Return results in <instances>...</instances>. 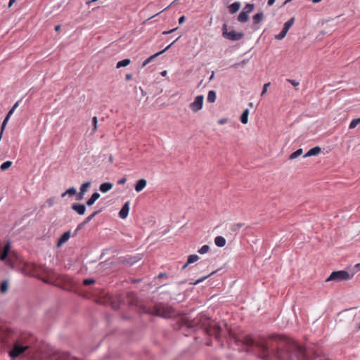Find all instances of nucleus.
I'll return each mask as SVG.
<instances>
[{
	"label": "nucleus",
	"mask_w": 360,
	"mask_h": 360,
	"mask_svg": "<svg viewBox=\"0 0 360 360\" xmlns=\"http://www.w3.org/2000/svg\"><path fill=\"white\" fill-rule=\"evenodd\" d=\"M229 344L239 352H250L257 347L264 355L271 354L281 360H302L305 355L304 347L285 336L272 335L257 342L250 335L239 338L231 333Z\"/></svg>",
	"instance_id": "f257e3e1"
},
{
	"label": "nucleus",
	"mask_w": 360,
	"mask_h": 360,
	"mask_svg": "<svg viewBox=\"0 0 360 360\" xmlns=\"http://www.w3.org/2000/svg\"><path fill=\"white\" fill-rule=\"evenodd\" d=\"M36 341V338L29 332L0 327V343L10 349L8 354L13 359L26 352L31 355V349Z\"/></svg>",
	"instance_id": "f03ea898"
},
{
	"label": "nucleus",
	"mask_w": 360,
	"mask_h": 360,
	"mask_svg": "<svg viewBox=\"0 0 360 360\" xmlns=\"http://www.w3.org/2000/svg\"><path fill=\"white\" fill-rule=\"evenodd\" d=\"M142 313L167 319L174 314L173 308L163 303H157L153 306H143L141 309Z\"/></svg>",
	"instance_id": "7ed1b4c3"
},
{
	"label": "nucleus",
	"mask_w": 360,
	"mask_h": 360,
	"mask_svg": "<svg viewBox=\"0 0 360 360\" xmlns=\"http://www.w3.org/2000/svg\"><path fill=\"white\" fill-rule=\"evenodd\" d=\"M354 273L351 271L339 270L333 271L325 282L334 281L336 283L349 281L354 277Z\"/></svg>",
	"instance_id": "20e7f679"
},
{
	"label": "nucleus",
	"mask_w": 360,
	"mask_h": 360,
	"mask_svg": "<svg viewBox=\"0 0 360 360\" xmlns=\"http://www.w3.org/2000/svg\"><path fill=\"white\" fill-rule=\"evenodd\" d=\"M222 36L225 39L231 41H238L241 39L243 36V32H237L235 30L228 31V25L225 23L222 26Z\"/></svg>",
	"instance_id": "39448f33"
},
{
	"label": "nucleus",
	"mask_w": 360,
	"mask_h": 360,
	"mask_svg": "<svg viewBox=\"0 0 360 360\" xmlns=\"http://www.w3.org/2000/svg\"><path fill=\"white\" fill-rule=\"evenodd\" d=\"M205 330L209 335L214 336L217 340H219L221 328L219 324L210 323L205 328Z\"/></svg>",
	"instance_id": "423d86ee"
},
{
	"label": "nucleus",
	"mask_w": 360,
	"mask_h": 360,
	"mask_svg": "<svg viewBox=\"0 0 360 360\" xmlns=\"http://www.w3.org/2000/svg\"><path fill=\"white\" fill-rule=\"evenodd\" d=\"M204 97L202 95L197 96L193 103L190 104L191 109L196 112L202 108Z\"/></svg>",
	"instance_id": "0eeeda50"
},
{
	"label": "nucleus",
	"mask_w": 360,
	"mask_h": 360,
	"mask_svg": "<svg viewBox=\"0 0 360 360\" xmlns=\"http://www.w3.org/2000/svg\"><path fill=\"white\" fill-rule=\"evenodd\" d=\"M181 37V35H180L179 37H177L173 42H172L169 45H168L165 49H163L162 51H159L153 55H152L151 56H150L149 58H148L146 60H144V62L142 64V67H145L146 65H148L149 63H150L154 58H155L157 56L161 55L162 53H163L164 52H165L166 51H167L180 37Z\"/></svg>",
	"instance_id": "6e6552de"
},
{
	"label": "nucleus",
	"mask_w": 360,
	"mask_h": 360,
	"mask_svg": "<svg viewBox=\"0 0 360 360\" xmlns=\"http://www.w3.org/2000/svg\"><path fill=\"white\" fill-rule=\"evenodd\" d=\"M86 205L84 204L75 202L72 204L71 208L79 215H84L86 210Z\"/></svg>",
	"instance_id": "1a4fd4ad"
},
{
	"label": "nucleus",
	"mask_w": 360,
	"mask_h": 360,
	"mask_svg": "<svg viewBox=\"0 0 360 360\" xmlns=\"http://www.w3.org/2000/svg\"><path fill=\"white\" fill-rule=\"evenodd\" d=\"M137 261H138V259H136L135 257H129V258L119 257L117 259V264L132 265Z\"/></svg>",
	"instance_id": "9d476101"
},
{
	"label": "nucleus",
	"mask_w": 360,
	"mask_h": 360,
	"mask_svg": "<svg viewBox=\"0 0 360 360\" xmlns=\"http://www.w3.org/2000/svg\"><path fill=\"white\" fill-rule=\"evenodd\" d=\"M70 230L64 232L57 241V247H60L62 245L66 243L70 237Z\"/></svg>",
	"instance_id": "9b49d317"
},
{
	"label": "nucleus",
	"mask_w": 360,
	"mask_h": 360,
	"mask_svg": "<svg viewBox=\"0 0 360 360\" xmlns=\"http://www.w3.org/2000/svg\"><path fill=\"white\" fill-rule=\"evenodd\" d=\"M129 211V201H127L119 212V217L121 219H125L128 216Z\"/></svg>",
	"instance_id": "f8f14e48"
},
{
	"label": "nucleus",
	"mask_w": 360,
	"mask_h": 360,
	"mask_svg": "<svg viewBox=\"0 0 360 360\" xmlns=\"http://www.w3.org/2000/svg\"><path fill=\"white\" fill-rule=\"evenodd\" d=\"M56 360H82L79 358H76L72 355H70L68 352H60L58 353L56 356Z\"/></svg>",
	"instance_id": "ddd939ff"
},
{
	"label": "nucleus",
	"mask_w": 360,
	"mask_h": 360,
	"mask_svg": "<svg viewBox=\"0 0 360 360\" xmlns=\"http://www.w3.org/2000/svg\"><path fill=\"white\" fill-rule=\"evenodd\" d=\"M147 184V181L145 179H139L135 185H134V189L136 192H141Z\"/></svg>",
	"instance_id": "4468645a"
},
{
	"label": "nucleus",
	"mask_w": 360,
	"mask_h": 360,
	"mask_svg": "<svg viewBox=\"0 0 360 360\" xmlns=\"http://www.w3.org/2000/svg\"><path fill=\"white\" fill-rule=\"evenodd\" d=\"M263 19H264V13L262 11L256 13L252 17V20H253L252 28L254 30H257V27H256V25L259 23Z\"/></svg>",
	"instance_id": "2eb2a0df"
},
{
	"label": "nucleus",
	"mask_w": 360,
	"mask_h": 360,
	"mask_svg": "<svg viewBox=\"0 0 360 360\" xmlns=\"http://www.w3.org/2000/svg\"><path fill=\"white\" fill-rule=\"evenodd\" d=\"M321 151V148L319 146H315L309 149L307 153L304 155V158L314 156L319 154Z\"/></svg>",
	"instance_id": "dca6fc26"
},
{
	"label": "nucleus",
	"mask_w": 360,
	"mask_h": 360,
	"mask_svg": "<svg viewBox=\"0 0 360 360\" xmlns=\"http://www.w3.org/2000/svg\"><path fill=\"white\" fill-rule=\"evenodd\" d=\"M100 198V194L98 192H94L91 196L86 200V206H92L95 202Z\"/></svg>",
	"instance_id": "f3484780"
},
{
	"label": "nucleus",
	"mask_w": 360,
	"mask_h": 360,
	"mask_svg": "<svg viewBox=\"0 0 360 360\" xmlns=\"http://www.w3.org/2000/svg\"><path fill=\"white\" fill-rule=\"evenodd\" d=\"M113 184L110 182H105L100 185L99 190L102 193H106L112 189Z\"/></svg>",
	"instance_id": "a211bd4d"
},
{
	"label": "nucleus",
	"mask_w": 360,
	"mask_h": 360,
	"mask_svg": "<svg viewBox=\"0 0 360 360\" xmlns=\"http://www.w3.org/2000/svg\"><path fill=\"white\" fill-rule=\"evenodd\" d=\"M240 8V3L236 1L229 6V12L231 14L236 13Z\"/></svg>",
	"instance_id": "6ab92c4d"
},
{
	"label": "nucleus",
	"mask_w": 360,
	"mask_h": 360,
	"mask_svg": "<svg viewBox=\"0 0 360 360\" xmlns=\"http://www.w3.org/2000/svg\"><path fill=\"white\" fill-rule=\"evenodd\" d=\"M214 243L217 246L222 248L226 245V239L222 236H217L214 238Z\"/></svg>",
	"instance_id": "aec40b11"
},
{
	"label": "nucleus",
	"mask_w": 360,
	"mask_h": 360,
	"mask_svg": "<svg viewBox=\"0 0 360 360\" xmlns=\"http://www.w3.org/2000/svg\"><path fill=\"white\" fill-rule=\"evenodd\" d=\"M249 20L248 13L242 11L238 16V20L240 22H245Z\"/></svg>",
	"instance_id": "412c9836"
},
{
	"label": "nucleus",
	"mask_w": 360,
	"mask_h": 360,
	"mask_svg": "<svg viewBox=\"0 0 360 360\" xmlns=\"http://www.w3.org/2000/svg\"><path fill=\"white\" fill-rule=\"evenodd\" d=\"M249 110L245 109L240 115V120L243 124H247L248 122Z\"/></svg>",
	"instance_id": "4be33fe9"
},
{
	"label": "nucleus",
	"mask_w": 360,
	"mask_h": 360,
	"mask_svg": "<svg viewBox=\"0 0 360 360\" xmlns=\"http://www.w3.org/2000/svg\"><path fill=\"white\" fill-rule=\"evenodd\" d=\"M14 110H14L13 108H11L9 110L8 112L7 113V115H6V117H5V119H4V120L3 121L2 124H1V125H2V128H3V129H5V127H6V124H7V123H8V120H9L10 117H11V115H12V114L13 113Z\"/></svg>",
	"instance_id": "5701e85b"
},
{
	"label": "nucleus",
	"mask_w": 360,
	"mask_h": 360,
	"mask_svg": "<svg viewBox=\"0 0 360 360\" xmlns=\"http://www.w3.org/2000/svg\"><path fill=\"white\" fill-rule=\"evenodd\" d=\"M14 110H14L13 108H11L9 110L8 112L7 113V115H6V117H5V119H4V120L3 121L2 124H1V125H2V128H3V129H5V127H6V124H7V123H8V120H9L10 117H11V115H12V114L13 113Z\"/></svg>",
	"instance_id": "b1692460"
},
{
	"label": "nucleus",
	"mask_w": 360,
	"mask_h": 360,
	"mask_svg": "<svg viewBox=\"0 0 360 360\" xmlns=\"http://www.w3.org/2000/svg\"><path fill=\"white\" fill-rule=\"evenodd\" d=\"M130 63H131V60L129 58L123 59V60L117 62V63L116 65V68H120L122 67H126V66L129 65L130 64Z\"/></svg>",
	"instance_id": "393cba45"
},
{
	"label": "nucleus",
	"mask_w": 360,
	"mask_h": 360,
	"mask_svg": "<svg viewBox=\"0 0 360 360\" xmlns=\"http://www.w3.org/2000/svg\"><path fill=\"white\" fill-rule=\"evenodd\" d=\"M216 272H217V271H214L211 272L210 274H208L207 276H203V277H202V278L195 281L194 282H191L190 284L191 285H197V284L202 282L203 281H205V279H207L210 276L214 275Z\"/></svg>",
	"instance_id": "a878e982"
},
{
	"label": "nucleus",
	"mask_w": 360,
	"mask_h": 360,
	"mask_svg": "<svg viewBox=\"0 0 360 360\" xmlns=\"http://www.w3.org/2000/svg\"><path fill=\"white\" fill-rule=\"evenodd\" d=\"M216 92L214 90H210L207 94V101L210 103H214L216 101Z\"/></svg>",
	"instance_id": "bb28decb"
},
{
	"label": "nucleus",
	"mask_w": 360,
	"mask_h": 360,
	"mask_svg": "<svg viewBox=\"0 0 360 360\" xmlns=\"http://www.w3.org/2000/svg\"><path fill=\"white\" fill-rule=\"evenodd\" d=\"M8 288V281L6 280L3 281L0 283V292L1 293H5V292H7Z\"/></svg>",
	"instance_id": "cd10ccee"
},
{
	"label": "nucleus",
	"mask_w": 360,
	"mask_h": 360,
	"mask_svg": "<svg viewBox=\"0 0 360 360\" xmlns=\"http://www.w3.org/2000/svg\"><path fill=\"white\" fill-rule=\"evenodd\" d=\"M102 212V209H99L93 212L89 216H88L84 221L88 224L90 221H91L97 214Z\"/></svg>",
	"instance_id": "c85d7f7f"
},
{
	"label": "nucleus",
	"mask_w": 360,
	"mask_h": 360,
	"mask_svg": "<svg viewBox=\"0 0 360 360\" xmlns=\"http://www.w3.org/2000/svg\"><path fill=\"white\" fill-rule=\"evenodd\" d=\"M200 257L197 255H191L188 257L187 259V264H193L195 262H197Z\"/></svg>",
	"instance_id": "c756f323"
},
{
	"label": "nucleus",
	"mask_w": 360,
	"mask_h": 360,
	"mask_svg": "<svg viewBox=\"0 0 360 360\" xmlns=\"http://www.w3.org/2000/svg\"><path fill=\"white\" fill-rule=\"evenodd\" d=\"M12 164L13 162L10 160L6 161L1 165L0 169L1 171H6L11 167Z\"/></svg>",
	"instance_id": "7c9ffc66"
},
{
	"label": "nucleus",
	"mask_w": 360,
	"mask_h": 360,
	"mask_svg": "<svg viewBox=\"0 0 360 360\" xmlns=\"http://www.w3.org/2000/svg\"><path fill=\"white\" fill-rule=\"evenodd\" d=\"M303 153V150L302 148L297 149L296 151L293 152L290 156V160H293L301 155Z\"/></svg>",
	"instance_id": "2f4dec72"
},
{
	"label": "nucleus",
	"mask_w": 360,
	"mask_h": 360,
	"mask_svg": "<svg viewBox=\"0 0 360 360\" xmlns=\"http://www.w3.org/2000/svg\"><path fill=\"white\" fill-rule=\"evenodd\" d=\"M122 300L120 297H117V300H114L111 302V305L113 309L117 310L120 308Z\"/></svg>",
	"instance_id": "473e14b6"
},
{
	"label": "nucleus",
	"mask_w": 360,
	"mask_h": 360,
	"mask_svg": "<svg viewBox=\"0 0 360 360\" xmlns=\"http://www.w3.org/2000/svg\"><path fill=\"white\" fill-rule=\"evenodd\" d=\"M91 184V181H86L83 183L79 188V191L85 193L87 191L88 188L90 187Z\"/></svg>",
	"instance_id": "72a5a7b5"
},
{
	"label": "nucleus",
	"mask_w": 360,
	"mask_h": 360,
	"mask_svg": "<svg viewBox=\"0 0 360 360\" xmlns=\"http://www.w3.org/2000/svg\"><path fill=\"white\" fill-rule=\"evenodd\" d=\"M255 5L253 4H247L243 8V11L249 13L254 10Z\"/></svg>",
	"instance_id": "f704fd0d"
},
{
	"label": "nucleus",
	"mask_w": 360,
	"mask_h": 360,
	"mask_svg": "<svg viewBox=\"0 0 360 360\" xmlns=\"http://www.w3.org/2000/svg\"><path fill=\"white\" fill-rule=\"evenodd\" d=\"M359 124H360V117L353 120L349 126L350 129H354Z\"/></svg>",
	"instance_id": "c9c22d12"
},
{
	"label": "nucleus",
	"mask_w": 360,
	"mask_h": 360,
	"mask_svg": "<svg viewBox=\"0 0 360 360\" xmlns=\"http://www.w3.org/2000/svg\"><path fill=\"white\" fill-rule=\"evenodd\" d=\"M210 250V247L207 245H202L198 250V253L203 255L207 253Z\"/></svg>",
	"instance_id": "e433bc0d"
},
{
	"label": "nucleus",
	"mask_w": 360,
	"mask_h": 360,
	"mask_svg": "<svg viewBox=\"0 0 360 360\" xmlns=\"http://www.w3.org/2000/svg\"><path fill=\"white\" fill-rule=\"evenodd\" d=\"M294 21H295V18L292 17V18H290L287 22H285L283 26L288 29H290L292 27V25H293Z\"/></svg>",
	"instance_id": "4c0bfd02"
},
{
	"label": "nucleus",
	"mask_w": 360,
	"mask_h": 360,
	"mask_svg": "<svg viewBox=\"0 0 360 360\" xmlns=\"http://www.w3.org/2000/svg\"><path fill=\"white\" fill-rule=\"evenodd\" d=\"M244 226V224L243 223H237V224H233L232 226H231V230L233 231H238L241 227H243Z\"/></svg>",
	"instance_id": "58836bf2"
},
{
	"label": "nucleus",
	"mask_w": 360,
	"mask_h": 360,
	"mask_svg": "<svg viewBox=\"0 0 360 360\" xmlns=\"http://www.w3.org/2000/svg\"><path fill=\"white\" fill-rule=\"evenodd\" d=\"M65 193H68V195L72 196L77 194V190L75 187H71L66 190Z\"/></svg>",
	"instance_id": "ea45409f"
},
{
	"label": "nucleus",
	"mask_w": 360,
	"mask_h": 360,
	"mask_svg": "<svg viewBox=\"0 0 360 360\" xmlns=\"http://www.w3.org/2000/svg\"><path fill=\"white\" fill-rule=\"evenodd\" d=\"M97 124H98L97 117L94 116L92 118L93 132H95L97 130V128H98Z\"/></svg>",
	"instance_id": "a19ab883"
},
{
	"label": "nucleus",
	"mask_w": 360,
	"mask_h": 360,
	"mask_svg": "<svg viewBox=\"0 0 360 360\" xmlns=\"http://www.w3.org/2000/svg\"><path fill=\"white\" fill-rule=\"evenodd\" d=\"M96 281L94 278H86L83 281V284L84 285H90L94 284Z\"/></svg>",
	"instance_id": "79ce46f5"
},
{
	"label": "nucleus",
	"mask_w": 360,
	"mask_h": 360,
	"mask_svg": "<svg viewBox=\"0 0 360 360\" xmlns=\"http://www.w3.org/2000/svg\"><path fill=\"white\" fill-rule=\"evenodd\" d=\"M8 256V253L6 251H3L0 254V260L1 261H5Z\"/></svg>",
	"instance_id": "37998d69"
},
{
	"label": "nucleus",
	"mask_w": 360,
	"mask_h": 360,
	"mask_svg": "<svg viewBox=\"0 0 360 360\" xmlns=\"http://www.w3.org/2000/svg\"><path fill=\"white\" fill-rule=\"evenodd\" d=\"M270 84H271L269 82V83H266V84H264L263 89H262V91L261 93V96H263L265 95V94L267 91V88L270 86Z\"/></svg>",
	"instance_id": "c03bdc74"
},
{
	"label": "nucleus",
	"mask_w": 360,
	"mask_h": 360,
	"mask_svg": "<svg viewBox=\"0 0 360 360\" xmlns=\"http://www.w3.org/2000/svg\"><path fill=\"white\" fill-rule=\"evenodd\" d=\"M247 61H248V60L244 59L240 63H236L233 64L231 67L238 68V66H243L245 64H246Z\"/></svg>",
	"instance_id": "a18cd8bd"
},
{
	"label": "nucleus",
	"mask_w": 360,
	"mask_h": 360,
	"mask_svg": "<svg viewBox=\"0 0 360 360\" xmlns=\"http://www.w3.org/2000/svg\"><path fill=\"white\" fill-rule=\"evenodd\" d=\"M247 61H248V60L244 59L240 63H236L233 64L231 67L238 68V66H243L245 64H246Z\"/></svg>",
	"instance_id": "49530a36"
},
{
	"label": "nucleus",
	"mask_w": 360,
	"mask_h": 360,
	"mask_svg": "<svg viewBox=\"0 0 360 360\" xmlns=\"http://www.w3.org/2000/svg\"><path fill=\"white\" fill-rule=\"evenodd\" d=\"M286 36V33L283 32V31L281 30V32L276 36V39L278 40L283 39Z\"/></svg>",
	"instance_id": "de8ad7c7"
},
{
	"label": "nucleus",
	"mask_w": 360,
	"mask_h": 360,
	"mask_svg": "<svg viewBox=\"0 0 360 360\" xmlns=\"http://www.w3.org/2000/svg\"><path fill=\"white\" fill-rule=\"evenodd\" d=\"M10 249H11V243L9 241H8L4 246L3 251H6L9 254Z\"/></svg>",
	"instance_id": "09e8293b"
},
{
	"label": "nucleus",
	"mask_w": 360,
	"mask_h": 360,
	"mask_svg": "<svg viewBox=\"0 0 360 360\" xmlns=\"http://www.w3.org/2000/svg\"><path fill=\"white\" fill-rule=\"evenodd\" d=\"M84 193H82L81 191H79L76 195V200H82L84 198Z\"/></svg>",
	"instance_id": "8fccbe9b"
},
{
	"label": "nucleus",
	"mask_w": 360,
	"mask_h": 360,
	"mask_svg": "<svg viewBox=\"0 0 360 360\" xmlns=\"http://www.w3.org/2000/svg\"><path fill=\"white\" fill-rule=\"evenodd\" d=\"M287 82H288L289 83H290L292 86H297L299 85V82L294 80V79H287Z\"/></svg>",
	"instance_id": "3c124183"
},
{
	"label": "nucleus",
	"mask_w": 360,
	"mask_h": 360,
	"mask_svg": "<svg viewBox=\"0 0 360 360\" xmlns=\"http://www.w3.org/2000/svg\"><path fill=\"white\" fill-rule=\"evenodd\" d=\"M86 224H87V223L84 220L82 222H81L80 224H78V226L77 227V230L82 229Z\"/></svg>",
	"instance_id": "603ef678"
},
{
	"label": "nucleus",
	"mask_w": 360,
	"mask_h": 360,
	"mask_svg": "<svg viewBox=\"0 0 360 360\" xmlns=\"http://www.w3.org/2000/svg\"><path fill=\"white\" fill-rule=\"evenodd\" d=\"M229 121V120L227 118H222V119H220L217 121L218 124H224L226 123H227Z\"/></svg>",
	"instance_id": "864d4df0"
},
{
	"label": "nucleus",
	"mask_w": 360,
	"mask_h": 360,
	"mask_svg": "<svg viewBox=\"0 0 360 360\" xmlns=\"http://www.w3.org/2000/svg\"><path fill=\"white\" fill-rule=\"evenodd\" d=\"M177 30V27L174 28V29H172V30H168V31H164V32H162V34H165V35H166V34H170V33L174 32L175 30Z\"/></svg>",
	"instance_id": "5fc2aeb1"
},
{
	"label": "nucleus",
	"mask_w": 360,
	"mask_h": 360,
	"mask_svg": "<svg viewBox=\"0 0 360 360\" xmlns=\"http://www.w3.org/2000/svg\"><path fill=\"white\" fill-rule=\"evenodd\" d=\"M126 181H127V178L123 177L117 181V184H124L126 183Z\"/></svg>",
	"instance_id": "6e6d98bb"
},
{
	"label": "nucleus",
	"mask_w": 360,
	"mask_h": 360,
	"mask_svg": "<svg viewBox=\"0 0 360 360\" xmlns=\"http://www.w3.org/2000/svg\"><path fill=\"white\" fill-rule=\"evenodd\" d=\"M185 20H186V17H185L184 15L181 16V17L179 18V23L180 25H181L182 23H184V22Z\"/></svg>",
	"instance_id": "4d7b16f0"
},
{
	"label": "nucleus",
	"mask_w": 360,
	"mask_h": 360,
	"mask_svg": "<svg viewBox=\"0 0 360 360\" xmlns=\"http://www.w3.org/2000/svg\"><path fill=\"white\" fill-rule=\"evenodd\" d=\"M131 78H132V75L131 74H127L125 76V79L127 81H129Z\"/></svg>",
	"instance_id": "13d9d810"
},
{
	"label": "nucleus",
	"mask_w": 360,
	"mask_h": 360,
	"mask_svg": "<svg viewBox=\"0 0 360 360\" xmlns=\"http://www.w3.org/2000/svg\"><path fill=\"white\" fill-rule=\"evenodd\" d=\"M276 0H269L267 2L268 6H272Z\"/></svg>",
	"instance_id": "bf43d9fd"
},
{
	"label": "nucleus",
	"mask_w": 360,
	"mask_h": 360,
	"mask_svg": "<svg viewBox=\"0 0 360 360\" xmlns=\"http://www.w3.org/2000/svg\"><path fill=\"white\" fill-rule=\"evenodd\" d=\"M15 2V0H9L8 7H11V6Z\"/></svg>",
	"instance_id": "052dcab7"
},
{
	"label": "nucleus",
	"mask_w": 360,
	"mask_h": 360,
	"mask_svg": "<svg viewBox=\"0 0 360 360\" xmlns=\"http://www.w3.org/2000/svg\"><path fill=\"white\" fill-rule=\"evenodd\" d=\"M19 102H20L19 101H17V102L13 105V106L12 107L14 110H15V108L18 106V105H19Z\"/></svg>",
	"instance_id": "680f3d73"
},
{
	"label": "nucleus",
	"mask_w": 360,
	"mask_h": 360,
	"mask_svg": "<svg viewBox=\"0 0 360 360\" xmlns=\"http://www.w3.org/2000/svg\"><path fill=\"white\" fill-rule=\"evenodd\" d=\"M289 29L286 28L285 27L283 26V29H282V31H283V32L286 33L288 32Z\"/></svg>",
	"instance_id": "e2e57ef3"
},
{
	"label": "nucleus",
	"mask_w": 360,
	"mask_h": 360,
	"mask_svg": "<svg viewBox=\"0 0 360 360\" xmlns=\"http://www.w3.org/2000/svg\"><path fill=\"white\" fill-rule=\"evenodd\" d=\"M60 25H56V26L55 27V30H56V32L59 31V30H60Z\"/></svg>",
	"instance_id": "0e129e2a"
},
{
	"label": "nucleus",
	"mask_w": 360,
	"mask_h": 360,
	"mask_svg": "<svg viewBox=\"0 0 360 360\" xmlns=\"http://www.w3.org/2000/svg\"><path fill=\"white\" fill-rule=\"evenodd\" d=\"M166 275L165 273H161L158 276V278H161V277H163Z\"/></svg>",
	"instance_id": "69168bd1"
},
{
	"label": "nucleus",
	"mask_w": 360,
	"mask_h": 360,
	"mask_svg": "<svg viewBox=\"0 0 360 360\" xmlns=\"http://www.w3.org/2000/svg\"><path fill=\"white\" fill-rule=\"evenodd\" d=\"M189 264H187V262L186 264L181 267V270H184Z\"/></svg>",
	"instance_id": "338daca9"
},
{
	"label": "nucleus",
	"mask_w": 360,
	"mask_h": 360,
	"mask_svg": "<svg viewBox=\"0 0 360 360\" xmlns=\"http://www.w3.org/2000/svg\"><path fill=\"white\" fill-rule=\"evenodd\" d=\"M322 0H311L312 3L314 4H317V3H319L320 1H321Z\"/></svg>",
	"instance_id": "774afa93"
}]
</instances>
